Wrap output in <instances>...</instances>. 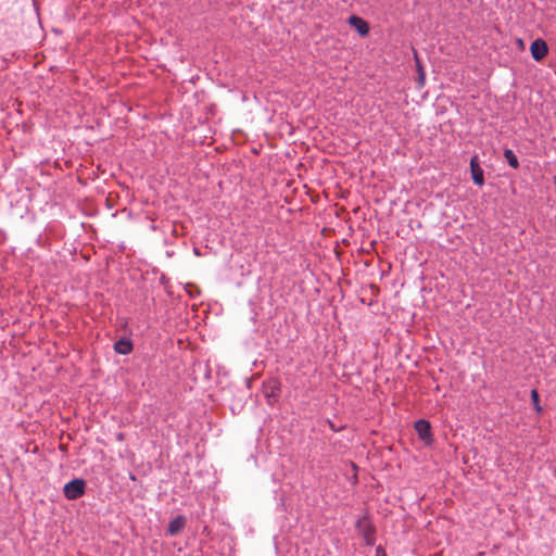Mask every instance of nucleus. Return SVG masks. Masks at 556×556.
<instances>
[{
	"label": "nucleus",
	"mask_w": 556,
	"mask_h": 556,
	"mask_svg": "<svg viewBox=\"0 0 556 556\" xmlns=\"http://www.w3.org/2000/svg\"><path fill=\"white\" fill-rule=\"evenodd\" d=\"M86 482L83 479H74L64 485V495L68 500H76L84 495Z\"/></svg>",
	"instance_id": "nucleus-1"
},
{
	"label": "nucleus",
	"mask_w": 556,
	"mask_h": 556,
	"mask_svg": "<svg viewBox=\"0 0 556 556\" xmlns=\"http://www.w3.org/2000/svg\"><path fill=\"white\" fill-rule=\"evenodd\" d=\"M530 52L533 60L540 62L548 53V47L543 39H535L530 46Z\"/></svg>",
	"instance_id": "nucleus-2"
},
{
	"label": "nucleus",
	"mask_w": 556,
	"mask_h": 556,
	"mask_svg": "<svg viewBox=\"0 0 556 556\" xmlns=\"http://www.w3.org/2000/svg\"><path fill=\"white\" fill-rule=\"evenodd\" d=\"M415 430L418 433V437L429 445L432 442L431 427L429 421L425 419H419L415 422Z\"/></svg>",
	"instance_id": "nucleus-3"
},
{
	"label": "nucleus",
	"mask_w": 556,
	"mask_h": 556,
	"mask_svg": "<svg viewBox=\"0 0 556 556\" xmlns=\"http://www.w3.org/2000/svg\"><path fill=\"white\" fill-rule=\"evenodd\" d=\"M470 170L473 182L478 186H482L484 184L483 169L479 164L477 155L472 156L470 160Z\"/></svg>",
	"instance_id": "nucleus-4"
},
{
	"label": "nucleus",
	"mask_w": 556,
	"mask_h": 556,
	"mask_svg": "<svg viewBox=\"0 0 556 556\" xmlns=\"http://www.w3.org/2000/svg\"><path fill=\"white\" fill-rule=\"evenodd\" d=\"M186 526V518L184 516H177L168 525V533L174 536L179 534Z\"/></svg>",
	"instance_id": "nucleus-5"
},
{
	"label": "nucleus",
	"mask_w": 556,
	"mask_h": 556,
	"mask_svg": "<svg viewBox=\"0 0 556 556\" xmlns=\"http://www.w3.org/2000/svg\"><path fill=\"white\" fill-rule=\"evenodd\" d=\"M349 23L351 26L355 27L356 30L362 35V36H365L368 34L369 31V26L368 24L362 18V17H358L356 15H352L350 18H349Z\"/></svg>",
	"instance_id": "nucleus-6"
},
{
	"label": "nucleus",
	"mask_w": 556,
	"mask_h": 556,
	"mask_svg": "<svg viewBox=\"0 0 556 556\" xmlns=\"http://www.w3.org/2000/svg\"><path fill=\"white\" fill-rule=\"evenodd\" d=\"M114 351L122 355H127L132 351V343L128 339H121L114 344Z\"/></svg>",
	"instance_id": "nucleus-7"
},
{
	"label": "nucleus",
	"mask_w": 556,
	"mask_h": 556,
	"mask_svg": "<svg viewBox=\"0 0 556 556\" xmlns=\"http://www.w3.org/2000/svg\"><path fill=\"white\" fill-rule=\"evenodd\" d=\"M504 156L513 168H517L519 166L518 159L511 150L506 149L504 151Z\"/></svg>",
	"instance_id": "nucleus-8"
},
{
	"label": "nucleus",
	"mask_w": 556,
	"mask_h": 556,
	"mask_svg": "<svg viewBox=\"0 0 556 556\" xmlns=\"http://www.w3.org/2000/svg\"><path fill=\"white\" fill-rule=\"evenodd\" d=\"M531 399H532V402H533L535 410L538 413H541L542 412V407L539 404V393H538V391L535 389H533L531 391Z\"/></svg>",
	"instance_id": "nucleus-9"
},
{
	"label": "nucleus",
	"mask_w": 556,
	"mask_h": 556,
	"mask_svg": "<svg viewBox=\"0 0 556 556\" xmlns=\"http://www.w3.org/2000/svg\"><path fill=\"white\" fill-rule=\"evenodd\" d=\"M376 556H386L384 551L380 546L376 549Z\"/></svg>",
	"instance_id": "nucleus-10"
},
{
	"label": "nucleus",
	"mask_w": 556,
	"mask_h": 556,
	"mask_svg": "<svg viewBox=\"0 0 556 556\" xmlns=\"http://www.w3.org/2000/svg\"><path fill=\"white\" fill-rule=\"evenodd\" d=\"M419 72H420L419 79H420V83L422 84L424 83V72L421 68H419Z\"/></svg>",
	"instance_id": "nucleus-11"
},
{
	"label": "nucleus",
	"mask_w": 556,
	"mask_h": 556,
	"mask_svg": "<svg viewBox=\"0 0 556 556\" xmlns=\"http://www.w3.org/2000/svg\"><path fill=\"white\" fill-rule=\"evenodd\" d=\"M517 45H518L521 49H523V41H522V39H517Z\"/></svg>",
	"instance_id": "nucleus-12"
}]
</instances>
